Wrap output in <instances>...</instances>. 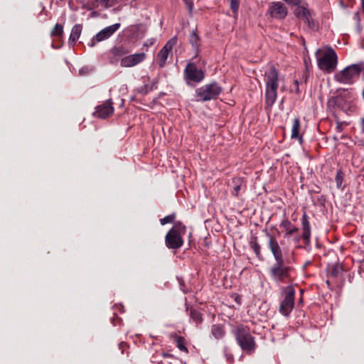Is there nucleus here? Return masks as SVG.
<instances>
[{"instance_id": "nucleus-6", "label": "nucleus", "mask_w": 364, "mask_h": 364, "mask_svg": "<svg viewBox=\"0 0 364 364\" xmlns=\"http://www.w3.org/2000/svg\"><path fill=\"white\" fill-rule=\"evenodd\" d=\"M222 92V88L216 82L207 84L198 88L196 96L198 101H208L215 99Z\"/></svg>"}, {"instance_id": "nucleus-21", "label": "nucleus", "mask_w": 364, "mask_h": 364, "mask_svg": "<svg viewBox=\"0 0 364 364\" xmlns=\"http://www.w3.org/2000/svg\"><path fill=\"white\" fill-rule=\"evenodd\" d=\"M344 104L343 97L341 95L332 97L328 101V106L329 107L336 106L338 108L341 109H345Z\"/></svg>"}, {"instance_id": "nucleus-1", "label": "nucleus", "mask_w": 364, "mask_h": 364, "mask_svg": "<svg viewBox=\"0 0 364 364\" xmlns=\"http://www.w3.org/2000/svg\"><path fill=\"white\" fill-rule=\"evenodd\" d=\"M264 82L265 105L271 107L277 100L279 87V72L274 65L265 71Z\"/></svg>"}, {"instance_id": "nucleus-14", "label": "nucleus", "mask_w": 364, "mask_h": 364, "mask_svg": "<svg viewBox=\"0 0 364 364\" xmlns=\"http://www.w3.org/2000/svg\"><path fill=\"white\" fill-rule=\"evenodd\" d=\"M267 235L269 238L268 246L274 256V260L284 259L282 249L277 239L269 233H267Z\"/></svg>"}, {"instance_id": "nucleus-38", "label": "nucleus", "mask_w": 364, "mask_h": 364, "mask_svg": "<svg viewBox=\"0 0 364 364\" xmlns=\"http://www.w3.org/2000/svg\"><path fill=\"white\" fill-rule=\"evenodd\" d=\"M294 84L295 85V92L296 93H299V82L297 80H294Z\"/></svg>"}, {"instance_id": "nucleus-20", "label": "nucleus", "mask_w": 364, "mask_h": 364, "mask_svg": "<svg viewBox=\"0 0 364 364\" xmlns=\"http://www.w3.org/2000/svg\"><path fill=\"white\" fill-rule=\"evenodd\" d=\"M300 120L299 118H295L293 121V124L291 127V139H297L299 140L300 143L302 142V137L299 135L300 130Z\"/></svg>"}, {"instance_id": "nucleus-19", "label": "nucleus", "mask_w": 364, "mask_h": 364, "mask_svg": "<svg viewBox=\"0 0 364 364\" xmlns=\"http://www.w3.org/2000/svg\"><path fill=\"white\" fill-rule=\"evenodd\" d=\"M82 30V26L81 24H75L71 30V33L69 37L68 43L70 46H74L80 38Z\"/></svg>"}, {"instance_id": "nucleus-30", "label": "nucleus", "mask_w": 364, "mask_h": 364, "mask_svg": "<svg viewBox=\"0 0 364 364\" xmlns=\"http://www.w3.org/2000/svg\"><path fill=\"white\" fill-rule=\"evenodd\" d=\"M176 346L178 348V349H180L182 351H185V352L188 351L187 348L184 345L183 338L182 337H177L176 339Z\"/></svg>"}, {"instance_id": "nucleus-24", "label": "nucleus", "mask_w": 364, "mask_h": 364, "mask_svg": "<svg viewBox=\"0 0 364 364\" xmlns=\"http://www.w3.org/2000/svg\"><path fill=\"white\" fill-rule=\"evenodd\" d=\"M211 333L216 339L222 338L225 334L223 328L220 325H213L211 327Z\"/></svg>"}, {"instance_id": "nucleus-39", "label": "nucleus", "mask_w": 364, "mask_h": 364, "mask_svg": "<svg viewBox=\"0 0 364 364\" xmlns=\"http://www.w3.org/2000/svg\"><path fill=\"white\" fill-rule=\"evenodd\" d=\"M353 18L355 20H356L357 21H360V14L359 12H355L354 14V16H353Z\"/></svg>"}, {"instance_id": "nucleus-28", "label": "nucleus", "mask_w": 364, "mask_h": 364, "mask_svg": "<svg viewBox=\"0 0 364 364\" xmlns=\"http://www.w3.org/2000/svg\"><path fill=\"white\" fill-rule=\"evenodd\" d=\"M63 33V27L59 23H56L51 31V36H61Z\"/></svg>"}, {"instance_id": "nucleus-40", "label": "nucleus", "mask_w": 364, "mask_h": 364, "mask_svg": "<svg viewBox=\"0 0 364 364\" xmlns=\"http://www.w3.org/2000/svg\"><path fill=\"white\" fill-rule=\"evenodd\" d=\"M361 125H362V131L364 133V117L362 119Z\"/></svg>"}, {"instance_id": "nucleus-12", "label": "nucleus", "mask_w": 364, "mask_h": 364, "mask_svg": "<svg viewBox=\"0 0 364 364\" xmlns=\"http://www.w3.org/2000/svg\"><path fill=\"white\" fill-rule=\"evenodd\" d=\"M271 17L276 19H284L287 15V9L280 1L272 2L267 11Z\"/></svg>"}, {"instance_id": "nucleus-18", "label": "nucleus", "mask_w": 364, "mask_h": 364, "mask_svg": "<svg viewBox=\"0 0 364 364\" xmlns=\"http://www.w3.org/2000/svg\"><path fill=\"white\" fill-rule=\"evenodd\" d=\"M296 16L304 21L309 26L313 23L309 11L304 6H298L295 11Z\"/></svg>"}, {"instance_id": "nucleus-32", "label": "nucleus", "mask_w": 364, "mask_h": 364, "mask_svg": "<svg viewBox=\"0 0 364 364\" xmlns=\"http://www.w3.org/2000/svg\"><path fill=\"white\" fill-rule=\"evenodd\" d=\"M250 246H251V248L253 250V251L255 252V255L259 257V255H260V245H259V243L256 241V240L255 241H252L250 242Z\"/></svg>"}, {"instance_id": "nucleus-31", "label": "nucleus", "mask_w": 364, "mask_h": 364, "mask_svg": "<svg viewBox=\"0 0 364 364\" xmlns=\"http://www.w3.org/2000/svg\"><path fill=\"white\" fill-rule=\"evenodd\" d=\"M174 218H175L174 214L168 215H166V217H164V218H161L160 220V223L162 225H164L167 223H171L173 222Z\"/></svg>"}, {"instance_id": "nucleus-41", "label": "nucleus", "mask_w": 364, "mask_h": 364, "mask_svg": "<svg viewBox=\"0 0 364 364\" xmlns=\"http://www.w3.org/2000/svg\"><path fill=\"white\" fill-rule=\"evenodd\" d=\"M151 44H153V41H150V42H146V43L144 44V46H148L151 45Z\"/></svg>"}, {"instance_id": "nucleus-29", "label": "nucleus", "mask_w": 364, "mask_h": 364, "mask_svg": "<svg viewBox=\"0 0 364 364\" xmlns=\"http://www.w3.org/2000/svg\"><path fill=\"white\" fill-rule=\"evenodd\" d=\"M342 271V267L339 264H335L332 267L330 274L333 277H338Z\"/></svg>"}, {"instance_id": "nucleus-27", "label": "nucleus", "mask_w": 364, "mask_h": 364, "mask_svg": "<svg viewBox=\"0 0 364 364\" xmlns=\"http://www.w3.org/2000/svg\"><path fill=\"white\" fill-rule=\"evenodd\" d=\"M335 181L336 183L337 188H343L342 184H343V173L341 170L337 171L336 176L335 178Z\"/></svg>"}, {"instance_id": "nucleus-22", "label": "nucleus", "mask_w": 364, "mask_h": 364, "mask_svg": "<svg viewBox=\"0 0 364 364\" xmlns=\"http://www.w3.org/2000/svg\"><path fill=\"white\" fill-rule=\"evenodd\" d=\"M280 227L283 228L286 230L285 237L292 235L298 231V228L292 226L290 221L288 220H284L280 224Z\"/></svg>"}, {"instance_id": "nucleus-37", "label": "nucleus", "mask_w": 364, "mask_h": 364, "mask_svg": "<svg viewBox=\"0 0 364 364\" xmlns=\"http://www.w3.org/2000/svg\"><path fill=\"white\" fill-rule=\"evenodd\" d=\"M100 2L101 3V4L105 7V8H108L109 6V2L110 0H99Z\"/></svg>"}, {"instance_id": "nucleus-35", "label": "nucleus", "mask_w": 364, "mask_h": 364, "mask_svg": "<svg viewBox=\"0 0 364 364\" xmlns=\"http://www.w3.org/2000/svg\"><path fill=\"white\" fill-rule=\"evenodd\" d=\"M185 4L187 6L189 12H192L193 9V2L192 0H183Z\"/></svg>"}, {"instance_id": "nucleus-36", "label": "nucleus", "mask_w": 364, "mask_h": 364, "mask_svg": "<svg viewBox=\"0 0 364 364\" xmlns=\"http://www.w3.org/2000/svg\"><path fill=\"white\" fill-rule=\"evenodd\" d=\"M336 129L339 133L342 132L343 129V124L341 122H338L337 124H336Z\"/></svg>"}, {"instance_id": "nucleus-2", "label": "nucleus", "mask_w": 364, "mask_h": 364, "mask_svg": "<svg viewBox=\"0 0 364 364\" xmlns=\"http://www.w3.org/2000/svg\"><path fill=\"white\" fill-rule=\"evenodd\" d=\"M316 58L320 70L328 73H333L336 70L338 57L333 48L330 47L318 48L316 52Z\"/></svg>"}, {"instance_id": "nucleus-9", "label": "nucleus", "mask_w": 364, "mask_h": 364, "mask_svg": "<svg viewBox=\"0 0 364 364\" xmlns=\"http://www.w3.org/2000/svg\"><path fill=\"white\" fill-rule=\"evenodd\" d=\"M184 77L188 85L191 82L198 83L204 79L205 73L201 69H198L195 63H189L184 70Z\"/></svg>"}, {"instance_id": "nucleus-11", "label": "nucleus", "mask_w": 364, "mask_h": 364, "mask_svg": "<svg viewBox=\"0 0 364 364\" xmlns=\"http://www.w3.org/2000/svg\"><path fill=\"white\" fill-rule=\"evenodd\" d=\"M178 38L173 36L170 38L159 50L157 55V63L160 68H164L166 63V60L170 53L172 51L173 46L177 43Z\"/></svg>"}, {"instance_id": "nucleus-42", "label": "nucleus", "mask_w": 364, "mask_h": 364, "mask_svg": "<svg viewBox=\"0 0 364 364\" xmlns=\"http://www.w3.org/2000/svg\"><path fill=\"white\" fill-rule=\"evenodd\" d=\"M235 301H236L237 302H239V301H238V298H237V297L235 299Z\"/></svg>"}, {"instance_id": "nucleus-34", "label": "nucleus", "mask_w": 364, "mask_h": 364, "mask_svg": "<svg viewBox=\"0 0 364 364\" xmlns=\"http://www.w3.org/2000/svg\"><path fill=\"white\" fill-rule=\"evenodd\" d=\"M290 6H299L301 0H283Z\"/></svg>"}, {"instance_id": "nucleus-7", "label": "nucleus", "mask_w": 364, "mask_h": 364, "mask_svg": "<svg viewBox=\"0 0 364 364\" xmlns=\"http://www.w3.org/2000/svg\"><path fill=\"white\" fill-rule=\"evenodd\" d=\"M291 268L284 264V260H276L269 269L271 277L276 282H284L290 277Z\"/></svg>"}, {"instance_id": "nucleus-5", "label": "nucleus", "mask_w": 364, "mask_h": 364, "mask_svg": "<svg viewBox=\"0 0 364 364\" xmlns=\"http://www.w3.org/2000/svg\"><path fill=\"white\" fill-rule=\"evenodd\" d=\"M360 71V67L353 64L336 73L334 78L337 82L343 84H352L359 77Z\"/></svg>"}, {"instance_id": "nucleus-25", "label": "nucleus", "mask_w": 364, "mask_h": 364, "mask_svg": "<svg viewBox=\"0 0 364 364\" xmlns=\"http://www.w3.org/2000/svg\"><path fill=\"white\" fill-rule=\"evenodd\" d=\"M190 317L196 324L200 323L203 321L201 313L193 309H191Z\"/></svg>"}, {"instance_id": "nucleus-17", "label": "nucleus", "mask_w": 364, "mask_h": 364, "mask_svg": "<svg viewBox=\"0 0 364 364\" xmlns=\"http://www.w3.org/2000/svg\"><path fill=\"white\" fill-rule=\"evenodd\" d=\"M301 225H302V238L306 245H309L310 242V237H311V227L309 221L308 216L306 213H304L301 218Z\"/></svg>"}, {"instance_id": "nucleus-4", "label": "nucleus", "mask_w": 364, "mask_h": 364, "mask_svg": "<svg viewBox=\"0 0 364 364\" xmlns=\"http://www.w3.org/2000/svg\"><path fill=\"white\" fill-rule=\"evenodd\" d=\"M186 231V226L181 222H177L173 228L167 232L165 242L166 246L170 249H178L183 245V235Z\"/></svg>"}, {"instance_id": "nucleus-8", "label": "nucleus", "mask_w": 364, "mask_h": 364, "mask_svg": "<svg viewBox=\"0 0 364 364\" xmlns=\"http://www.w3.org/2000/svg\"><path fill=\"white\" fill-rule=\"evenodd\" d=\"M284 297L279 306V312L288 316L294 306L295 289L292 286H288L284 289Z\"/></svg>"}, {"instance_id": "nucleus-10", "label": "nucleus", "mask_w": 364, "mask_h": 364, "mask_svg": "<svg viewBox=\"0 0 364 364\" xmlns=\"http://www.w3.org/2000/svg\"><path fill=\"white\" fill-rule=\"evenodd\" d=\"M120 27V23H117L109 26L99 31L91 40L89 46L94 47L96 43L105 41L111 37Z\"/></svg>"}, {"instance_id": "nucleus-26", "label": "nucleus", "mask_w": 364, "mask_h": 364, "mask_svg": "<svg viewBox=\"0 0 364 364\" xmlns=\"http://www.w3.org/2000/svg\"><path fill=\"white\" fill-rule=\"evenodd\" d=\"M232 183H234L235 186L232 194L235 196H238L240 191L241 190L242 181L240 178H234L232 180Z\"/></svg>"}, {"instance_id": "nucleus-33", "label": "nucleus", "mask_w": 364, "mask_h": 364, "mask_svg": "<svg viewBox=\"0 0 364 364\" xmlns=\"http://www.w3.org/2000/svg\"><path fill=\"white\" fill-rule=\"evenodd\" d=\"M230 1L231 10L234 14H237L239 9L240 0H230Z\"/></svg>"}, {"instance_id": "nucleus-13", "label": "nucleus", "mask_w": 364, "mask_h": 364, "mask_svg": "<svg viewBox=\"0 0 364 364\" xmlns=\"http://www.w3.org/2000/svg\"><path fill=\"white\" fill-rule=\"evenodd\" d=\"M146 54L145 53L127 55L121 59L120 65L123 68H131L139 65L145 60Z\"/></svg>"}, {"instance_id": "nucleus-15", "label": "nucleus", "mask_w": 364, "mask_h": 364, "mask_svg": "<svg viewBox=\"0 0 364 364\" xmlns=\"http://www.w3.org/2000/svg\"><path fill=\"white\" fill-rule=\"evenodd\" d=\"M114 112V107L111 100L105 102L102 105L96 107L95 114L100 118H106Z\"/></svg>"}, {"instance_id": "nucleus-3", "label": "nucleus", "mask_w": 364, "mask_h": 364, "mask_svg": "<svg viewBox=\"0 0 364 364\" xmlns=\"http://www.w3.org/2000/svg\"><path fill=\"white\" fill-rule=\"evenodd\" d=\"M237 344L242 350L252 353L256 348L255 338L251 335L250 328L243 325L237 326L233 331Z\"/></svg>"}, {"instance_id": "nucleus-16", "label": "nucleus", "mask_w": 364, "mask_h": 364, "mask_svg": "<svg viewBox=\"0 0 364 364\" xmlns=\"http://www.w3.org/2000/svg\"><path fill=\"white\" fill-rule=\"evenodd\" d=\"M128 51L123 47H115L111 50L112 57L109 59V63L112 65H116L121 59L127 55Z\"/></svg>"}, {"instance_id": "nucleus-23", "label": "nucleus", "mask_w": 364, "mask_h": 364, "mask_svg": "<svg viewBox=\"0 0 364 364\" xmlns=\"http://www.w3.org/2000/svg\"><path fill=\"white\" fill-rule=\"evenodd\" d=\"M189 43L195 51L198 52L200 46V38L195 31H193L190 34Z\"/></svg>"}]
</instances>
